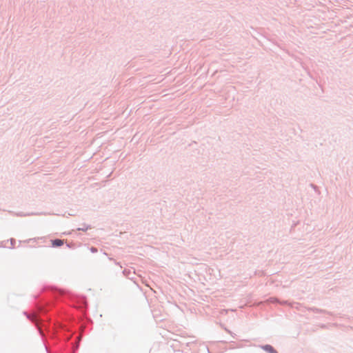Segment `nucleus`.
<instances>
[{
    "instance_id": "nucleus-1",
    "label": "nucleus",
    "mask_w": 353,
    "mask_h": 353,
    "mask_svg": "<svg viewBox=\"0 0 353 353\" xmlns=\"http://www.w3.org/2000/svg\"><path fill=\"white\" fill-rule=\"evenodd\" d=\"M52 245L54 247H59L63 245V241L61 239H55L52 241Z\"/></svg>"
},
{
    "instance_id": "nucleus-2",
    "label": "nucleus",
    "mask_w": 353,
    "mask_h": 353,
    "mask_svg": "<svg viewBox=\"0 0 353 353\" xmlns=\"http://www.w3.org/2000/svg\"><path fill=\"white\" fill-rule=\"evenodd\" d=\"M91 251H92V252H96L97 250V249H96V248H91Z\"/></svg>"
}]
</instances>
